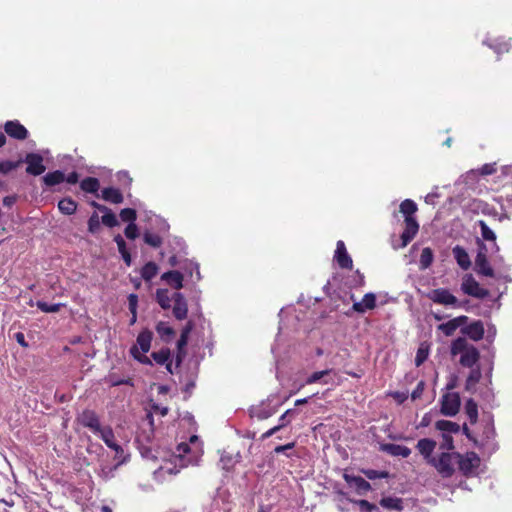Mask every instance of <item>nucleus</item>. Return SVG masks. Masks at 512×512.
<instances>
[{"label": "nucleus", "instance_id": "nucleus-18", "mask_svg": "<svg viewBox=\"0 0 512 512\" xmlns=\"http://www.w3.org/2000/svg\"><path fill=\"white\" fill-rule=\"evenodd\" d=\"M468 320L467 316H459L446 323H442L438 326V330L442 331L446 336H452L455 331Z\"/></svg>", "mask_w": 512, "mask_h": 512}, {"label": "nucleus", "instance_id": "nucleus-58", "mask_svg": "<svg viewBox=\"0 0 512 512\" xmlns=\"http://www.w3.org/2000/svg\"><path fill=\"white\" fill-rule=\"evenodd\" d=\"M115 242L117 243L119 252H125L126 250V243L121 235H117L114 238Z\"/></svg>", "mask_w": 512, "mask_h": 512}, {"label": "nucleus", "instance_id": "nucleus-61", "mask_svg": "<svg viewBox=\"0 0 512 512\" xmlns=\"http://www.w3.org/2000/svg\"><path fill=\"white\" fill-rule=\"evenodd\" d=\"M187 342H188V337L185 335H181L177 342L179 351L182 350L183 347H185L187 345Z\"/></svg>", "mask_w": 512, "mask_h": 512}, {"label": "nucleus", "instance_id": "nucleus-37", "mask_svg": "<svg viewBox=\"0 0 512 512\" xmlns=\"http://www.w3.org/2000/svg\"><path fill=\"white\" fill-rule=\"evenodd\" d=\"M478 225L481 229V236L484 240L492 242L496 241V234L492 229H490V227L486 224L485 221L479 220Z\"/></svg>", "mask_w": 512, "mask_h": 512}, {"label": "nucleus", "instance_id": "nucleus-26", "mask_svg": "<svg viewBox=\"0 0 512 512\" xmlns=\"http://www.w3.org/2000/svg\"><path fill=\"white\" fill-rule=\"evenodd\" d=\"M252 415L256 417L259 420H264L269 417H271L273 414H275L276 410L272 407L265 406L264 404H261L259 406H255L251 410Z\"/></svg>", "mask_w": 512, "mask_h": 512}, {"label": "nucleus", "instance_id": "nucleus-64", "mask_svg": "<svg viewBox=\"0 0 512 512\" xmlns=\"http://www.w3.org/2000/svg\"><path fill=\"white\" fill-rule=\"evenodd\" d=\"M293 412V410L289 409L287 410L280 418H279V422L280 423H288L289 420H287V417L289 414H291Z\"/></svg>", "mask_w": 512, "mask_h": 512}, {"label": "nucleus", "instance_id": "nucleus-55", "mask_svg": "<svg viewBox=\"0 0 512 512\" xmlns=\"http://www.w3.org/2000/svg\"><path fill=\"white\" fill-rule=\"evenodd\" d=\"M129 310L132 314L137 313L138 297L136 294H130L128 297Z\"/></svg>", "mask_w": 512, "mask_h": 512}, {"label": "nucleus", "instance_id": "nucleus-20", "mask_svg": "<svg viewBox=\"0 0 512 512\" xmlns=\"http://www.w3.org/2000/svg\"><path fill=\"white\" fill-rule=\"evenodd\" d=\"M452 253H453V256L457 262V264L463 269V270H468L471 266V260H470V257L467 253V251L457 245L453 248L452 250Z\"/></svg>", "mask_w": 512, "mask_h": 512}, {"label": "nucleus", "instance_id": "nucleus-23", "mask_svg": "<svg viewBox=\"0 0 512 512\" xmlns=\"http://www.w3.org/2000/svg\"><path fill=\"white\" fill-rule=\"evenodd\" d=\"M94 207H96L98 210L105 212V214L102 216V223L108 227H114L118 225V220L106 206L100 205L96 202L92 203Z\"/></svg>", "mask_w": 512, "mask_h": 512}, {"label": "nucleus", "instance_id": "nucleus-7", "mask_svg": "<svg viewBox=\"0 0 512 512\" xmlns=\"http://www.w3.org/2000/svg\"><path fill=\"white\" fill-rule=\"evenodd\" d=\"M457 464L464 475L473 474L480 465V458L475 452H468L464 455L456 453Z\"/></svg>", "mask_w": 512, "mask_h": 512}, {"label": "nucleus", "instance_id": "nucleus-22", "mask_svg": "<svg viewBox=\"0 0 512 512\" xmlns=\"http://www.w3.org/2000/svg\"><path fill=\"white\" fill-rule=\"evenodd\" d=\"M162 280H165L169 285L175 289H181L183 287V275L179 271H168L161 276Z\"/></svg>", "mask_w": 512, "mask_h": 512}, {"label": "nucleus", "instance_id": "nucleus-13", "mask_svg": "<svg viewBox=\"0 0 512 512\" xmlns=\"http://www.w3.org/2000/svg\"><path fill=\"white\" fill-rule=\"evenodd\" d=\"M174 302L173 315L178 320H183L187 317L188 305L182 293L176 292L172 295Z\"/></svg>", "mask_w": 512, "mask_h": 512}, {"label": "nucleus", "instance_id": "nucleus-52", "mask_svg": "<svg viewBox=\"0 0 512 512\" xmlns=\"http://www.w3.org/2000/svg\"><path fill=\"white\" fill-rule=\"evenodd\" d=\"M17 167V163L11 162V161H4L0 163V172L1 173H8L12 170H14Z\"/></svg>", "mask_w": 512, "mask_h": 512}, {"label": "nucleus", "instance_id": "nucleus-47", "mask_svg": "<svg viewBox=\"0 0 512 512\" xmlns=\"http://www.w3.org/2000/svg\"><path fill=\"white\" fill-rule=\"evenodd\" d=\"M441 449L452 450L454 448L452 434L442 433Z\"/></svg>", "mask_w": 512, "mask_h": 512}, {"label": "nucleus", "instance_id": "nucleus-48", "mask_svg": "<svg viewBox=\"0 0 512 512\" xmlns=\"http://www.w3.org/2000/svg\"><path fill=\"white\" fill-rule=\"evenodd\" d=\"M330 373V370H323V371H318V372H314L313 374H311L309 376V378L307 379V384H312V383H315L317 381H319L320 379H322L325 375L329 374Z\"/></svg>", "mask_w": 512, "mask_h": 512}, {"label": "nucleus", "instance_id": "nucleus-1", "mask_svg": "<svg viewBox=\"0 0 512 512\" xmlns=\"http://www.w3.org/2000/svg\"><path fill=\"white\" fill-rule=\"evenodd\" d=\"M451 354L456 356L460 354L459 363L468 368H472L479 360L480 353L478 349L470 344L466 338L459 337L451 344Z\"/></svg>", "mask_w": 512, "mask_h": 512}, {"label": "nucleus", "instance_id": "nucleus-25", "mask_svg": "<svg viewBox=\"0 0 512 512\" xmlns=\"http://www.w3.org/2000/svg\"><path fill=\"white\" fill-rule=\"evenodd\" d=\"M435 427L437 430L441 431L442 433H448V434H456L460 430V426L452 421L448 420H439L435 423Z\"/></svg>", "mask_w": 512, "mask_h": 512}, {"label": "nucleus", "instance_id": "nucleus-46", "mask_svg": "<svg viewBox=\"0 0 512 512\" xmlns=\"http://www.w3.org/2000/svg\"><path fill=\"white\" fill-rule=\"evenodd\" d=\"M428 357V348L424 345H421L418 350L415 357V364L416 366H420Z\"/></svg>", "mask_w": 512, "mask_h": 512}, {"label": "nucleus", "instance_id": "nucleus-8", "mask_svg": "<svg viewBox=\"0 0 512 512\" xmlns=\"http://www.w3.org/2000/svg\"><path fill=\"white\" fill-rule=\"evenodd\" d=\"M460 397L458 393H446L441 401V413L445 416H455L459 412Z\"/></svg>", "mask_w": 512, "mask_h": 512}, {"label": "nucleus", "instance_id": "nucleus-56", "mask_svg": "<svg viewBox=\"0 0 512 512\" xmlns=\"http://www.w3.org/2000/svg\"><path fill=\"white\" fill-rule=\"evenodd\" d=\"M391 396L401 404L408 398V392H393Z\"/></svg>", "mask_w": 512, "mask_h": 512}, {"label": "nucleus", "instance_id": "nucleus-31", "mask_svg": "<svg viewBox=\"0 0 512 512\" xmlns=\"http://www.w3.org/2000/svg\"><path fill=\"white\" fill-rule=\"evenodd\" d=\"M81 189L88 193H95L98 191L100 184L97 178L87 177L81 181Z\"/></svg>", "mask_w": 512, "mask_h": 512}, {"label": "nucleus", "instance_id": "nucleus-50", "mask_svg": "<svg viewBox=\"0 0 512 512\" xmlns=\"http://www.w3.org/2000/svg\"><path fill=\"white\" fill-rule=\"evenodd\" d=\"M424 388H425V382L424 381H420L417 384L416 388L411 393L412 400L419 399L421 397V395L423 394Z\"/></svg>", "mask_w": 512, "mask_h": 512}, {"label": "nucleus", "instance_id": "nucleus-17", "mask_svg": "<svg viewBox=\"0 0 512 512\" xmlns=\"http://www.w3.org/2000/svg\"><path fill=\"white\" fill-rule=\"evenodd\" d=\"M461 332L473 341H479L484 336V325L481 321H474L461 329Z\"/></svg>", "mask_w": 512, "mask_h": 512}, {"label": "nucleus", "instance_id": "nucleus-2", "mask_svg": "<svg viewBox=\"0 0 512 512\" xmlns=\"http://www.w3.org/2000/svg\"><path fill=\"white\" fill-rule=\"evenodd\" d=\"M191 452L190 446L187 443H180L177 446L176 453L172 456L173 467L165 465L160 468L163 473L177 474L181 468L188 465H196L198 463V456L187 457Z\"/></svg>", "mask_w": 512, "mask_h": 512}, {"label": "nucleus", "instance_id": "nucleus-9", "mask_svg": "<svg viewBox=\"0 0 512 512\" xmlns=\"http://www.w3.org/2000/svg\"><path fill=\"white\" fill-rule=\"evenodd\" d=\"M25 163L27 164L26 172L34 176L42 174L46 169L43 164V157L37 153L27 154Z\"/></svg>", "mask_w": 512, "mask_h": 512}, {"label": "nucleus", "instance_id": "nucleus-45", "mask_svg": "<svg viewBox=\"0 0 512 512\" xmlns=\"http://www.w3.org/2000/svg\"><path fill=\"white\" fill-rule=\"evenodd\" d=\"M152 357L158 364L162 365V364H165L169 360L170 352H169V350H161L159 352H153Z\"/></svg>", "mask_w": 512, "mask_h": 512}, {"label": "nucleus", "instance_id": "nucleus-43", "mask_svg": "<svg viewBox=\"0 0 512 512\" xmlns=\"http://www.w3.org/2000/svg\"><path fill=\"white\" fill-rule=\"evenodd\" d=\"M136 211L131 208H125L120 212V218L124 222L133 223L136 219Z\"/></svg>", "mask_w": 512, "mask_h": 512}, {"label": "nucleus", "instance_id": "nucleus-57", "mask_svg": "<svg viewBox=\"0 0 512 512\" xmlns=\"http://www.w3.org/2000/svg\"><path fill=\"white\" fill-rule=\"evenodd\" d=\"M294 446H295L294 442H291V443H288L285 445H280V446L275 447L274 452L276 454H280V453L285 452L286 450L292 449Z\"/></svg>", "mask_w": 512, "mask_h": 512}, {"label": "nucleus", "instance_id": "nucleus-10", "mask_svg": "<svg viewBox=\"0 0 512 512\" xmlns=\"http://www.w3.org/2000/svg\"><path fill=\"white\" fill-rule=\"evenodd\" d=\"M482 249H485V245L483 243H481V249L475 258V270L480 275L493 277L494 271L489 265L486 254L482 251Z\"/></svg>", "mask_w": 512, "mask_h": 512}, {"label": "nucleus", "instance_id": "nucleus-21", "mask_svg": "<svg viewBox=\"0 0 512 512\" xmlns=\"http://www.w3.org/2000/svg\"><path fill=\"white\" fill-rule=\"evenodd\" d=\"M436 447L434 440L424 438L420 439L417 443V449L424 456L425 459L430 463V459L433 458L431 455Z\"/></svg>", "mask_w": 512, "mask_h": 512}, {"label": "nucleus", "instance_id": "nucleus-30", "mask_svg": "<svg viewBox=\"0 0 512 512\" xmlns=\"http://www.w3.org/2000/svg\"><path fill=\"white\" fill-rule=\"evenodd\" d=\"M417 211V205L414 201L410 199L404 200L400 204V212L407 218H414L413 214Z\"/></svg>", "mask_w": 512, "mask_h": 512}, {"label": "nucleus", "instance_id": "nucleus-35", "mask_svg": "<svg viewBox=\"0 0 512 512\" xmlns=\"http://www.w3.org/2000/svg\"><path fill=\"white\" fill-rule=\"evenodd\" d=\"M465 412L472 424L476 423L478 419V406L473 399L467 400L465 404Z\"/></svg>", "mask_w": 512, "mask_h": 512}, {"label": "nucleus", "instance_id": "nucleus-63", "mask_svg": "<svg viewBox=\"0 0 512 512\" xmlns=\"http://www.w3.org/2000/svg\"><path fill=\"white\" fill-rule=\"evenodd\" d=\"M194 325L191 321H189L186 326L183 328L181 335L189 336L190 332L192 331Z\"/></svg>", "mask_w": 512, "mask_h": 512}, {"label": "nucleus", "instance_id": "nucleus-59", "mask_svg": "<svg viewBox=\"0 0 512 512\" xmlns=\"http://www.w3.org/2000/svg\"><path fill=\"white\" fill-rule=\"evenodd\" d=\"M79 180V175L76 172L70 173L67 177H65V181L69 184H76Z\"/></svg>", "mask_w": 512, "mask_h": 512}, {"label": "nucleus", "instance_id": "nucleus-33", "mask_svg": "<svg viewBox=\"0 0 512 512\" xmlns=\"http://www.w3.org/2000/svg\"><path fill=\"white\" fill-rule=\"evenodd\" d=\"M156 300L163 309H169L171 306L172 297L168 295V290L158 289L156 291Z\"/></svg>", "mask_w": 512, "mask_h": 512}, {"label": "nucleus", "instance_id": "nucleus-29", "mask_svg": "<svg viewBox=\"0 0 512 512\" xmlns=\"http://www.w3.org/2000/svg\"><path fill=\"white\" fill-rule=\"evenodd\" d=\"M59 210L66 215H71L76 211L77 204L71 198H64L58 203Z\"/></svg>", "mask_w": 512, "mask_h": 512}, {"label": "nucleus", "instance_id": "nucleus-39", "mask_svg": "<svg viewBox=\"0 0 512 512\" xmlns=\"http://www.w3.org/2000/svg\"><path fill=\"white\" fill-rule=\"evenodd\" d=\"M381 505L388 509L401 510L402 501L399 498L387 497L381 500Z\"/></svg>", "mask_w": 512, "mask_h": 512}, {"label": "nucleus", "instance_id": "nucleus-40", "mask_svg": "<svg viewBox=\"0 0 512 512\" xmlns=\"http://www.w3.org/2000/svg\"><path fill=\"white\" fill-rule=\"evenodd\" d=\"M36 306L45 313H56L60 310L62 306H64L62 303L52 304L49 305L46 302L43 301H37Z\"/></svg>", "mask_w": 512, "mask_h": 512}, {"label": "nucleus", "instance_id": "nucleus-15", "mask_svg": "<svg viewBox=\"0 0 512 512\" xmlns=\"http://www.w3.org/2000/svg\"><path fill=\"white\" fill-rule=\"evenodd\" d=\"M334 258L341 268L351 269L353 266V261L347 253L344 242L341 240L337 242Z\"/></svg>", "mask_w": 512, "mask_h": 512}, {"label": "nucleus", "instance_id": "nucleus-5", "mask_svg": "<svg viewBox=\"0 0 512 512\" xmlns=\"http://www.w3.org/2000/svg\"><path fill=\"white\" fill-rule=\"evenodd\" d=\"M427 297L436 304L457 308L461 306L459 300L448 289L438 288L430 291Z\"/></svg>", "mask_w": 512, "mask_h": 512}, {"label": "nucleus", "instance_id": "nucleus-12", "mask_svg": "<svg viewBox=\"0 0 512 512\" xmlns=\"http://www.w3.org/2000/svg\"><path fill=\"white\" fill-rule=\"evenodd\" d=\"M405 229L401 234V248H404L416 236L419 230V224L415 218H407L404 220Z\"/></svg>", "mask_w": 512, "mask_h": 512}, {"label": "nucleus", "instance_id": "nucleus-54", "mask_svg": "<svg viewBox=\"0 0 512 512\" xmlns=\"http://www.w3.org/2000/svg\"><path fill=\"white\" fill-rule=\"evenodd\" d=\"M364 474L369 479H377V478L387 477V473L386 472H379V471L371 470V469L365 470Z\"/></svg>", "mask_w": 512, "mask_h": 512}, {"label": "nucleus", "instance_id": "nucleus-27", "mask_svg": "<svg viewBox=\"0 0 512 512\" xmlns=\"http://www.w3.org/2000/svg\"><path fill=\"white\" fill-rule=\"evenodd\" d=\"M384 450L393 456H401L403 458L411 454V450L408 447L399 444H387L384 446Z\"/></svg>", "mask_w": 512, "mask_h": 512}, {"label": "nucleus", "instance_id": "nucleus-28", "mask_svg": "<svg viewBox=\"0 0 512 512\" xmlns=\"http://www.w3.org/2000/svg\"><path fill=\"white\" fill-rule=\"evenodd\" d=\"M43 181L47 186H54L65 181V175L62 171L56 170L54 172L47 173L43 177Z\"/></svg>", "mask_w": 512, "mask_h": 512}, {"label": "nucleus", "instance_id": "nucleus-3", "mask_svg": "<svg viewBox=\"0 0 512 512\" xmlns=\"http://www.w3.org/2000/svg\"><path fill=\"white\" fill-rule=\"evenodd\" d=\"M457 457L455 452H443L438 458H431L430 464H432L443 477H450L455 471L454 466L457 464Z\"/></svg>", "mask_w": 512, "mask_h": 512}, {"label": "nucleus", "instance_id": "nucleus-51", "mask_svg": "<svg viewBox=\"0 0 512 512\" xmlns=\"http://www.w3.org/2000/svg\"><path fill=\"white\" fill-rule=\"evenodd\" d=\"M355 503L358 504L360 506L361 510L364 512H372L374 510H377V507L375 505L370 504L366 500H358V501H355Z\"/></svg>", "mask_w": 512, "mask_h": 512}, {"label": "nucleus", "instance_id": "nucleus-6", "mask_svg": "<svg viewBox=\"0 0 512 512\" xmlns=\"http://www.w3.org/2000/svg\"><path fill=\"white\" fill-rule=\"evenodd\" d=\"M461 290L463 293L478 299H484L489 295V291L481 287L471 274H466L462 278Z\"/></svg>", "mask_w": 512, "mask_h": 512}, {"label": "nucleus", "instance_id": "nucleus-19", "mask_svg": "<svg viewBox=\"0 0 512 512\" xmlns=\"http://www.w3.org/2000/svg\"><path fill=\"white\" fill-rule=\"evenodd\" d=\"M376 306V296L373 293H367L364 295L361 301L354 302L352 308L358 313H365L367 310H371Z\"/></svg>", "mask_w": 512, "mask_h": 512}, {"label": "nucleus", "instance_id": "nucleus-4", "mask_svg": "<svg viewBox=\"0 0 512 512\" xmlns=\"http://www.w3.org/2000/svg\"><path fill=\"white\" fill-rule=\"evenodd\" d=\"M152 341V332L149 330H144L139 333L137 337V346H133L131 348V354L142 363L150 364V359L145 356L150 349Z\"/></svg>", "mask_w": 512, "mask_h": 512}, {"label": "nucleus", "instance_id": "nucleus-24", "mask_svg": "<svg viewBox=\"0 0 512 512\" xmlns=\"http://www.w3.org/2000/svg\"><path fill=\"white\" fill-rule=\"evenodd\" d=\"M102 198L105 201H108V202H111L114 204H119V203L123 202V195L121 194V192L118 189L113 188V187L103 189L102 190Z\"/></svg>", "mask_w": 512, "mask_h": 512}, {"label": "nucleus", "instance_id": "nucleus-49", "mask_svg": "<svg viewBox=\"0 0 512 512\" xmlns=\"http://www.w3.org/2000/svg\"><path fill=\"white\" fill-rule=\"evenodd\" d=\"M124 233L127 238L135 239L138 237V228L134 223H129Z\"/></svg>", "mask_w": 512, "mask_h": 512}, {"label": "nucleus", "instance_id": "nucleus-62", "mask_svg": "<svg viewBox=\"0 0 512 512\" xmlns=\"http://www.w3.org/2000/svg\"><path fill=\"white\" fill-rule=\"evenodd\" d=\"M15 202H16V197H14V196H6L3 199V205L7 206V207L12 206Z\"/></svg>", "mask_w": 512, "mask_h": 512}, {"label": "nucleus", "instance_id": "nucleus-36", "mask_svg": "<svg viewBox=\"0 0 512 512\" xmlns=\"http://www.w3.org/2000/svg\"><path fill=\"white\" fill-rule=\"evenodd\" d=\"M157 273L158 266L154 262H148L141 270V276L146 281H150Z\"/></svg>", "mask_w": 512, "mask_h": 512}, {"label": "nucleus", "instance_id": "nucleus-32", "mask_svg": "<svg viewBox=\"0 0 512 512\" xmlns=\"http://www.w3.org/2000/svg\"><path fill=\"white\" fill-rule=\"evenodd\" d=\"M434 259L433 252L429 247H425L420 255L419 265L421 270H425L430 267Z\"/></svg>", "mask_w": 512, "mask_h": 512}, {"label": "nucleus", "instance_id": "nucleus-38", "mask_svg": "<svg viewBox=\"0 0 512 512\" xmlns=\"http://www.w3.org/2000/svg\"><path fill=\"white\" fill-rule=\"evenodd\" d=\"M96 434L100 436V438L108 447L115 441L114 432L112 428L109 426L102 427L101 430L98 431Z\"/></svg>", "mask_w": 512, "mask_h": 512}, {"label": "nucleus", "instance_id": "nucleus-41", "mask_svg": "<svg viewBox=\"0 0 512 512\" xmlns=\"http://www.w3.org/2000/svg\"><path fill=\"white\" fill-rule=\"evenodd\" d=\"M156 331L163 338H170L174 334V330L165 322H159Z\"/></svg>", "mask_w": 512, "mask_h": 512}, {"label": "nucleus", "instance_id": "nucleus-60", "mask_svg": "<svg viewBox=\"0 0 512 512\" xmlns=\"http://www.w3.org/2000/svg\"><path fill=\"white\" fill-rule=\"evenodd\" d=\"M14 337L17 343L20 344L22 347L28 346L27 342L25 341V336L22 332H17Z\"/></svg>", "mask_w": 512, "mask_h": 512}, {"label": "nucleus", "instance_id": "nucleus-44", "mask_svg": "<svg viewBox=\"0 0 512 512\" xmlns=\"http://www.w3.org/2000/svg\"><path fill=\"white\" fill-rule=\"evenodd\" d=\"M88 229L91 233H96L100 229V219L97 213H93L88 220Z\"/></svg>", "mask_w": 512, "mask_h": 512}, {"label": "nucleus", "instance_id": "nucleus-42", "mask_svg": "<svg viewBox=\"0 0 512 512\" xmlns=\"http://www.w3.org/2000/svg\"><path fill=\"white\" fill-rule=\"evenodd\" d=\"M144 241L152 247H159L162 244V239L157 234L146 232L144 234Z\"/></svg>", "mask_w": 512, "mask_h": 512}, {"label": "nucleus", "instance_id": "nucleus-14", "mask_svg": "<svg viewBox=\"0 0 512 512\" xmlns=\"http://www.w3.org/2000/svg\"><path fill=\"white\" fill-rule=\"evenodd\" d=\"M5 132L12 138L24 140L28 136L27 129L19 121H7L4 125Z\"/></svg>", "mask_w": 512, "mask_h": 512}, {"label": "nucleus", "instance_id": "nucleus-16", "mask_svg": "<svg viewBox=\"0 0 512 512\" xmlns=\"http://www.w3.org/2000/svg\"><path fill=\"white\" fill-rule=\"evenodd\" d=\"M343 478L351 487H354L357 493L360 495L364 494L365 492L371 489L370 483L360 476H353L345 473L343 475Z\"/></svg>", "mask_w": 512, "mask_h": 512}, {"label": "nucleus", "instance_id": "nucleus-53", "mask_svg": "<svg viewBox=\"0 0 512 512\" xmlns=\"http://www.w3.org/2000/svg\"><path fill=\"white\" fill-rule=\"evenodd\" d=\"M495 172H496L495 163H487V164H484L480 168V174L481 175H492Z\"/></svg>", "mask_w": 512, "mask_h": 512}, {"label": "nucleus", "instance_id": "nucleus-34", "mask_svg": "<svg viewBox=\"0 0 512 512\" xmlns=\"http://www.w3.org/2000/svg\"><path fill=\"white\" fill-rule=\"evenodd\" d=\"M481 379V371L479 368L472 369L466 379L465 388L467 391H471L474 389L476 384Z\"/></svg>", "mask_w": 512, "mask_h": 512}, {"label": "nucleus", "instance_id": "nucleus-11", "mask_svg": "<svg viewBox=\"0 0 512 512\" xmlns=\"http://www.w3.org/2000/svg\"><path fill=\"white\" fill-rule=\"evenodd\" d=\"M79 422L84 426L97 433L101 430L102 426L99 417L92 410H84L78 417Z\"/></svg>", "mask_w": 512, "mask_h": 512}]
</instances>
